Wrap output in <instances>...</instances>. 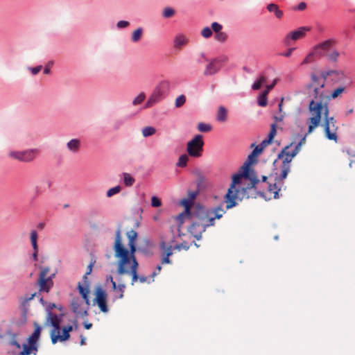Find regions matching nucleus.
Masks as SVG:
<instances>
[{
  "mask_svg": "<svg viewBox=\"0 0 355 355\" xmlns=\"http://www.w3.org/2000/svg\"><path fill=\"white\" fill-rule=\"evenodd\" d=\"M40 302H42L43 308L45 309V311H51L53 309H58V310L60 311L62 309L60 306H58L54 303L44 302L42 298L40 299Z\"/></svg>",
  "mask_w": 355,
  "mask_h": 355,
  "instance_id": "obj_35",
  "label": "nucleus"
},
{
  "mask_svg": "<svg viewBox=\"0 0 355 355\" xmlns=\"http://www.w3.org/2000/svg\"><path fill=\"white\" fill-rule=\"evenodd\" d=\"M34 331L33 334L28 338L27 340L28 344L38 347V341L40 339L42 329L40 326L37 323L34 324Z\"/></svg>",
  "mask_w": 355,
  "mask_h": 355,
  "instance_id": "obj_22",
  "label": "nucleus"
},
{
  "mask_svg": "<svg viewBox=\"0 0 355 355\" xmlns=\"http://www.w3.org/2000/svg\"><path fill=\"white\" fill-rule=\"evenodd\" d=\"M80 146V141L78 139H72L67 144L68 150L72 153H77Z\"/></svg>",
  "mask_w": 355,
  "mask_h": 355,
  "instance_id": "obj_27",
  "label": "nucleus"
},
{
  "mask_svg": "<svg viewBox=\"0 0 355 355\" xmlns=\"http://www.w3.org/2000/svg\"><path fill=\"white\" fill-rule=\"evenodd\" d=\"M182 204L185 207V210L184 212H182L178 215V218H181L184 217L185 216V214H189L190 213L189 207H190L191 203H190L189 200L187 199H184L182 201Z\"/></svg>",
  "mask_w": 355,
  "mask_h": 355,
  "instance_id": "obj_38",
  "label": "nucleus"
},
{
  "mask_svg": "<svg viewBox=\"0 0 355 355\" xmlns=\"http://www.w3.org/2000/svg\"><path fill=\"white\" fill-rule=\"evenodd\" d=\"M64 316V313H62L57 315L53 312H48L46 322L53 327L50 332V337L53 344H55L58 341L64 342L69 340L70 332L77 328L76 321L73 320L72 324H68L62 327V334H60V324L63 322Z\"/></svg>",
  "mask_w": 355,
  "mask_h": 355,
  "instance_id": "obj_4",
  "label": "nucleus"
},
{
  "mask_svg": "<svg viewBox=\"0 0 355 355\" xmlns=\"http://www.w3.org/2000/svg\"><path fill=\"white\" fill-rule=\"evenodd\" d=\"M185 102L186 98L184 95L182 94L175 99V105L176 107H180L182 105H183L185 103Z\"/></svg>",
  "mask_w": 355,
  "mask_h": 355,
  "instance_id": "obj_47",
  "label": "nucleus"
},
{
  "mask_svg": "<svg viewBox=\"0 0 355 355\" xmlns=\"http://www.w3.org/2000/svg\"><path fill=\"white\" fill-rule=\"evenodd\" d=\"M227 110L223 107H219L216 115V119L219 122H225L227 120Z\"/></svg>",
  "mask_w": 355,
  "mask_h": 355,
  "instance_id": "obj_29",
  "label": "nucleus"
},
{
  "mask_svg": "<svg viewBox=\"0 0 355 355\" xmlns=\"http://www.w3.org/2000/svg\"><path fill=\"white\" fill-rule=\"evenodd\" d=\"M127 236L129 239V248L130 251L124 248L121 243V230L119 229L116 232L115 242L114 249L115 251V257L120 258L119 261V267L117 272L119 275L125 274L128 272L125 269V266L130 262L132 259L131 266V275H132V284L135 282L138 278L137 270L138 267V263L136 258L134 256V253L136 251L135 245V239L137 237V232L134 230H131L127 233Z\"/></svg>",
  "mask_w": 355,
  "mask_h": 355,
  "instance_id": "obj_1",
  "label": "nucleus"
},
{
  "mask_svg": "<svg viewBox=\"0 0 355 355\" xmlns=\"http://www.w3.org/2000/svg\"><path fill=\"white\" fill-rule=\"evenodd\" d=\"M37 154L36 149H30L24 151L10 152L9 156L20 162H28L33 161Z\"/></svg>",
  "mask_w": 355,
  "mask_h": 355,
  "instance_id": "obj_13",
  "label": "nucleus"
},
{
  "mask_svg": "<svg viewBox=\"0 0 355 355\" xmlns=\"http://www.w3.org/2000/svg\"><path fill=\"white\" fill-rule=\"evenodd\" d=\"M215 38L216 40L223 42L227 39V34L224 32H220L216 34Z\"/></svg>",
  "mask_w": 355,
  "mask_h": 355,
  "instance_id": "obj_52",
  "label": "nucleus"
},
{
  "mask_svg": "<svg viewBox=\"0 0 355 355\" xmlns=\"http://www.w3.org/2000/svg\"><path fill=\"white\" fill-rule=\"evenodd\" d=\"M210 211H213V216L211 218V219L214 220L220 218L225 212L221 205L213 209H210Z\"/></svg>",
  "mask_w": 355,
  "mask_h": 355,
  "instance_id": "obj_30",
  "label": "nucleus"
},
{
  "mask_svg": "<svg viewBox=\"0 0 355 355\" xmlns=\"http://www.w3.org/2000/svg\"><path fill=\"white\" fill-rule=\"evenodd\" d=\"M211 28L216 34L220 32V30L222 29V26L217 22H213L211 24Z\"/></svg>",
  "mask_w": 355,
  "mask_h": 355,
  "instance_id": "obj_54",
  "label": "nucleus"
},
{
  "mask_svg": "<svg viewBox=\"0 0 355 355\" xmlns=\"http://www.w3.org/2000/svg\"><path fill=\"white\" fill-rule=\"evenodd\" d=\"M35 295V293H33L31 295V297H26L25 298L22 302H21V304L24 307V309H26V304L28 302V301L31 300L33 297Z\"/></svg>",
  "mask_w": 355,
  "mask_h": 355,
  "instance_id": "obj_60",
  "label": "nucleus"
},
{
  "mask_svg": "<svg viewBox=\"0 0 355 355\" xmlns=\"http://www.w3.org/2000/svg\"><path fill=\"white\" fill-rule=\"evenodd\" d=\"M325 82L324 79H322L315 73H311V82L306 86L307 89H313L315 87H324Z\"/></svg>",
  "mask_w": 355,
  "mask_h": 355,
  "instance_id": "obj_21",
  "label": "nucleus"
},
{
  "mask_svg": "<svg viewBox=\"0 0 355 355\" xmlns=\"http://www.w3.org/2000/svg\"><path fill=\"white\" fill-rule=\"evenodd\" d=\"M31 244L32 243H37V233L35 230H33L31 233Z\"/></svg>",
  "mask_w": 355,
  "mask_h": 355,
  "instance_id": "obj_56",
  "label": "nucleus"
},
{
  "mask_svg": "<svg viewBox=\"0 0 355 355\" xmlns=\"http://www.w3.org/2000/svg\"><path fill=\"white\" fill-rule=\"evenodd\" d=\"M18 335V331L10 328L5 332L0 334V338L6 344L15 346L17 348L19 349L21 345L17 341Z\"/></svg>",
  "mask_w": 355,
  "mask_h": 355,
  "instance_id": "obj_14",
  "label": "nucleus"
},
{
  "mask_svg": "<svg viewBox=\"0 0 355 355\" xmlns=\"http://www.w3.org/2000/svg\"><path fill=\"white\" fill-rule=\"evenodd\" d=\"M162 269V266L160 265H158L156 268V270L157 271H154L152 275H151V277L153 278L155 276H156L157 275L158 272H159V271L161 270Z\"/></svg>",
  "mask_w": 355,
  "mask_h": 355,
  "instance_id": "obj_63",
  "label": "nucleus"
},
{
  "mask_svg": "<svg viewBox=\"0 0 355 355\" xmlns=\"http://www.w3.org/2000/svg\"><path fill=\"white\" fill-rule=\"evenodd\" d=\"M310 30L311 28L307 26L300 27L296 31L289 33L285 37V42H288L290 40H297L301 39L304 37L306 35V33Z\"/></svg>",
  "mask_w": 355,
  "mask_h": 355,
  "instance_id": "obj_18",
  "label": "nucleus"
},
{
  "mask_svg": "<svg viewBox=\"0 0 355 355\" xmlns=\"http://www.w3.org/2000/svg\"><path fill=\"white\" fill-rule=\"evenodd\" d=\"M155 132V128L152 126H146L142 129V135L144 137L153 135Z\"/></svg>",
  "mask_w": 355,
  "mask_h": 355,
  "instance_id": "obj_40",
  "label": "nucleus"
},
{
  "mask_svg": "<svg viewBox=\"0 0 355 355\" xmlns=\"http://www.w3.org/2000/svg\"><path fill=\"white\" fill-rule=\"evenodd\" d=\"M267 95L266 92H262L258 98V104L259 106L265 107L267 105Z\"/></svg>",
  "mask_w": 355,
  "mask_h": 355,
  "instance_id": "obj_42",
  "label": "nucleus"
},
{
  "mask_svg": "<svg viewBox=\"0 0 355 355\" xmlns=\"http://www.w3.org/2000/svg\"><path fill=\"white\" fill-rule=\"evenodd\" d=\"M78 289L82 296V300L87 305H89V290L87 287H83L80 282L78 283Z\"/></svg>",
  "mask_w": 355,
  "mask_h": 355,
  "instance_id": "obj_25",
  "label": "nucleus"
},
{
  "mask_svg": "<svg viewBox=\"0 0 355 355\" xmlns=\"http://www.w3.org/2000/svg\"><path fill=\"white\" fill-rule=\"evenodd\" d=\"M316 58V55L314 53L313 49L308 53V55L303 60L302 64H306L313 62Z\"/></svg>",
  "mask_w": 355,
  "mask_h": 355,
  "instance_id": "obj_39",
  "label": "nucleus"
},
{
  "mask_svg": "<svg viewBox=\"0 0 355 355\" xmlns=\"http://www.w3.org/2000/svg\"><path fill=\"white\" fill-rule=\"evenodd\" d=\"M146 98V96L144 94V93L141 92L140 93L136 98H135V99L133 100L132 101V104L134 105H139L140 104L141 102L144 101V100Z\"/></svg>",
  "mask_w": 355,
  "mask_h": 355,
  "instance_id": "obj_48",
  "label": "nucleus"
},
{
  "mask_svg": "<svg viewBox=\"0 0 355 355\" xmlns=\"http://www.w3.org/2000/svg\"><path fill=\"white\" fill-rule=\"evenodd\" d=\"M107 295L105 290L98 286L96 289L94 304H97L100 311H107Z\"/></svg>",
  "mask_w": 355,
  "mask_h": 355,
  "instance_id": "obj_15",
  "label": "nucleus"
},
{
  "mask_svg": "<svg viewBox=\"0 0 355 355\" xmlns=\"http://www.w3.org/2000/svg\"><path fill=\"white\" fill-rule=\"evenodd\" d=\"M266 82V78L263 75H260L257 80L252 84V89L258 90Z\"/></svg>",
  "mask_w": 355,
  "mask_h": 355,
  "instance_id": "obj_32",
  "label": "nucleus"
},
{
  "mask_svg": "<svg viewBox=\"0 0 355 355\" xmlns=\"http://www.w3.org/2000/svg\"><path fill=\"white\" fill-rule=\"evenodd\" d=\"M83 302L79 297H73L71 303L73 311H81L80 304Z\"/></svg>",
  "mask_w": 355,
  "mask_h": 355,
  "instance_id": "obj_36",
  "label": "nucleus"
},
{
  "mask_svg": "<svg viewBox=\"0 0 355 355\" xmlns=\"http://www.w3.org/2000/svg\"><path fill=\"white\" fill-rule=\"evenodd\" d=\"M190 248V245L188 242L184 241L181 243L176 244L175 245L173 246V250H177L178 251H180L182 250H187Z\"/></svg>",
  "mask_w": 355,
  "mask_h": 355,
  "instance_id": "obj_43",
  "label": "nucleus"
},
{
  "mask_svg": "<svg viewBox=\"0 0 355 355\" xmlns=\"http://www.w3.org/2000/svg\"><path fill=\"white\" fill-rule=\"evenodd\" d=\"M110 281L112 282L113 291L114 293V297L116 299L123 297L125 286L122 284L117 286L116 282L113 280L112 277H110Z\"/></svg>",
  "mask_w": 355,
  "mask_h": 355,
  "instance_id": "obj_24",
  "label": "nucleus"
},
{
  "mask_svg": "<svg viewBox=\"0 0 355 355\" xmlns=\"http://www.w3.org/2000/svg\"><path fill=\"white\" fill-rule=\"evenodd\" d=\"M307 90L308 97L311 98L308 107L311 115L308 120V133H311L320 124L322 114H329V107L327 102V94L324 87H315Z\"/></svg>",
  "mask_w": 355,
  "mask_h": 355,
  "instance_id": "obj_2",
  "label": "nucleus"
},
{
  "mask_svg": "<svg viewBox=\"0 0 355 355\" xmlns=\"http://www.w3.org/2000/svg\"><path fill=\"white\" fill-rule=\"evenodd\" d=\"M38 351L37 346H35L31 344H24L23 345V350L19 353L20 355H30L33 354L34 355L37 354Z\"/></svg>",
  "mask_w": 355,
  "mask_h": 355,
  "instance_id": "obj_26",
  "label": "nucleus"
},
{
  "mask_svg": "<svg viewBox=\"0 0 355 355\" xmlns=\"http://www.w3.org/2000/svg\"><path fill=\"white\" fill-rule=\"evenodd\" d=\"M251 162H245L241 167L243 169L242 173H236L232 176V184L228 189L227 193L225 196V202H226V209H230L236 205L235 200L237 198L239 189L236 188V184H240L243 177L248 178L252 182V187L256 189V185L259 182L255 175L252 173L249 174V166Z\"/></svg>",
  "mask_w": 355,
  "mask_h": 355,
  "instance_id": "obj_5",
  "label": "nucleus"
},
{
  "mask_svg": "<svg viewBox=\"0 0 355 355\" xmlns=\"http://www.w3.org/2000/svg\"><path fill=\"white\" fill-rule=\"evenodd\" d=\"M120 191H121V187L120 186H116L114 187H112V188L110 189L107 191V197H111L113 195L119 193Z\"/></svg>",
  "mask_w": 355,
  "mask_h": 355,
  "instance_id": "obj_49",
  "label": "nucleus"
},
{
  "mask_svg": "<svg viewBox=\"0 0 355 355\" xmlns=\"http://www.w3.org/2000/svg\"><path fill=\"white\" fill-rule=\"evenodd\" d=\"M263 150L262 147H261L259 145L257 146L254 150L251 153V156H256L257 155L261 153Z\"/></svg>",
  "mask_w": 355,
  "mask_h": 355,
  "instance_id": "obj_55",
  "label": "nucleus"
},
{
  "mask_svg": "<svg viewBox=\"0 0 355 355\" xmlns=\"http://www.w3.org/2000/svg\"><path fill=\"white\" fill-rule=\"evenodd\" d=\"M267 9L270 12H273L278 19H281L283 17V12L279 10V6L275 3L268 4Z\"/></svg>",
  "mask_w": 355,
  "mask_h": 355,
  "instance_id": "obj_28",
  "label": "nucleus"
},
{
  "mask_svg": "<svg viewBox=\"0 0 355 355\" xmlns=\"http://www.w3.org/2000/svg\"><path fill=\"white\" fill-rule=\"evenodd\" d=\"M186 44V38L182 35H177L174 40L175 47H180Z\"/></svg>",
  "mask_w": 355,
  "mask_h": 355,
  "instance_id": "obj_37",
  "label": "nucleus"
},
{
  "mask_svg": "<svg viewBox=\"0 0 355 355\" xmlns=\"http://www.w3.org/2000/svg\"><path fill=\"white\" fill-rule=\"evenodd\" d=\"M175 13V10L172 8H166L163 11V16L166 18L172 17Z\"/></svg>",
  "mask_w": 355,
  "mask_h": 355,
  "instance_id": "obj_50",
  "label": "nucleus"
},
{
  "mask_svg": "<svg viewBox=\"0 0 355 355\" xmlns=\"http://www.w3.org/2000/svg\"><path fill=\"white\" fill-rule=\"evenodd\" d=\"M213 216V211L210 209H206L204 207H200L197 209L195 214L192 215L200 224L204 225L205 227L212 226L214 225V219H211Z\"/></svg>",
  "mask_w": 355,
  "mask_h": 355,
  "instance_id": "obj_10",
  "label": "nucleus"
},
{
  "mask_svg": "<svg viewBox=\"0 0 355 355\" xmlns=\"http://www.w3.org/2000/svg\"><path fill=\"white\" fill-rule=\"evenodd\" d=\"M277 83V80H274L273 82L270 84L266 86V89L263 92H266V94H268L270 91L275 87V85Z\"/></svg>",
  "mask_w": 355,
  "mask_h": 355,
  "instance_id": "obj_57",
  "label": "nucleus"
},
{
  "mask_svg": "<svg viewBox=\"0 0 355 355\" xmlns=\"http://www.w3.org/2000/svg\"><path fill=\"white\" fill-rule=\"evenodd\" d=\"M94 263V262H91L89 264V266H87V271L85 273V277H86L87 275H89L92 272V267H93Z\"/></svg>",
  "mask_w": 355,
  "mask_h": 355,
  "instance_id": "obj_61",
  "label": "nucleus"
},
{
  "mask_svg": "<svg viewBox=\"0 0 355 355\" xmlns=\"http://www.w3.org/2000/svg\"><path fill=\"white\" fill-rule=\"evenodd\" d=\"M226 58H216L212 60L205 68L204 74L205 76H211L217 73L222 67V62L225 61Z\"/></svg>",
  "mask_w": 355,
  "mask_h": 355,
  "instance_id": "obj_16",
  "label": "nucleus"
},
{
  "mask_svg": "<svg viewBox=\"0 0 355 355\" xmlns=\"http://www.w3.org/2000/svg\"><path fill=\"white\" fill-rule=\"evenodd\" d=\"M283 180H279V175L275 178V182L274 184H270L268 186V191L270 195H272L274 198H279V191L283 187Z\"/></svg>",
  "mask_w": 355,
  "mask_h": 355,
  "instance_id": "obj_20",
  "label": "nucleus"
},
{
  "mask_svg": "<svg viewBox=\"0 0 355 355\" xmlns=\"http://www.w3.org/2000/svg\"><path fill=\"white\" fill-rule=\"evenodd\" d=\"M204 141L201 135H196L193 139L187 144L188 154L193 157H199L202 155Z\"/></svg>",
  "mask_w": 355,
  "mask_h": 355,
  "instance_id": "obj_8",
  "label": "nucleus"
},
{
  "mask_svg": "<svg viewBox=\"0 0 355 355\" xmlns=\"http://www.w3.org/2000/svg\"><path fill=\"white\" fill-rule=\"evenodd\" d=\"M142 31H143L142 28H139L133 32L132 36V42H136L140 40L141 35H142Z\"/></svg>",
  "mask_w": 355,
  "mask_h": 355,
  "instance_id": "obj_45",
  "label": "nucleus"
},
{
  "mask_svg": "<svg viewBox=\"0 0 355 355\" xmlns=\"http://www.w3.org/2000/svg\"><path fill=\"white\" fill-rule=\"evenodd\" d=\"M42 68V67L41 65H40V66H37L35 67H31V68H30V70L31 71V72L33 75H36L41 71Z\"/></svg>",
  "mask_w": 355,
  "mask_h": 355,
  "instance_id": "obj_58",
  "label": "nucleus"
},
{
  "mask_svg": "<svg viewBox=\"0 0 355 355\" xmlns=\"http://www.w3.org/2000/svg\"><path fill=\"white\" fill-rule=\"evenodd\" d=\"M307 90L308 97L311 98L308 107L311 115L308 120V133H311L320 124L322 114H329V107L327 102V94L324 87H315Z\"/></svg>",
  "mask_w": 355,
  "mask_h": 355,
  "instance_id": "obj_3",
  "label": "nucleus"
},
{
  "mask_svg": "<svg viewBox=\"0 0 355 355\" xmlns=\"http://www.w3.org/2000/svg\"><path fill=\"white\" fill-rule=\"evenodd\" d=\"M198 130L200 132H207L211 130V126L209 124L199 123L198 125Z\"/></svg>",
  "mask_w": 355,
  "mask_h": 355,
  "instance_id": "obj_46",
  "label": "nucleus"
},
{
  "mask_svg": "<svg viewBox=\"0 0 355 355\" xmlns=\"http://www.w3.org/2000/svg\"><path fill=\"white\" fill-rule=\"evenodd\" d=\"M128 24H129L128 21L121 20V21H118L117 27L119 28H125V27L128 26Z\"/></svg>",
  "mask_w": 355,
  "mask_h": 355,
  "instance_id": "obj_59",
  "label": "nucleus"
},
{
  "mask_svg": "<svg viewBox=\"0 0 355 355\" xmlns=\"http://www.w3.org/2000/svg\"><path fill=\"white\" fill-rule=\"evenodd\" d=\"M324 116V132L327 138L329 140H334L337 141L338 136H337V129L336 126V120L333 117H329V114L326 115L323 114Z\"/></svg>",
  "mask_w": 355,
  "mask_h": 355,
  "instance_id": "obj_11",
  "label": "nucleus"
},
{
  "mask_svg": "<svg viewBox=\"0 0 355 355\" xmlns=\"http://www.w3.org/2000/svg\"><path fill=\"white\" fill-rule=\"evenodd\" d=\"M188 156L187 155H182L177 162V166L180 167H184L187 166V163L188 162Z\"/></svg>",
  "mask_w": 355,
  "mask_h": 355,
  "instance_id": "obj_44",
  "label": "nucleus"
},
{
  "mask_svg": "<svg viewBox=\"0 0 355 355\" xmlns=\"http://www.w3.org/2000/svg\"><path fill=\"white\" fill-rule=\"evenodd\" d=\"M339 56L340 53L337 50L334 49L331 51L330 53H327L326 58L329 62H336L338 60Z\"/></svg>",
  "mask_w": 355,
  "mask_h": 355,
  "instance_id": "obj_34",
  "label": "nucleus"
},
{
  "mask_svg": "<svg viewBox=\"0 0 355 355\" xmlns=\"http://www.w3.org/2000/svg\"><path fill=\"white\" fill-rule=\"evenodd\" d=\"M306 3H304V2H301V3H300L298 4V6H297V9H298L299 10H304V9L306 8Z\"/></svg>",
  "mask_w": 355,
  "mask_h": 355,
  "instance_id": "obj_62",
  "label": "nucleus"
},
{
  "mask_svg": "<svg viewBox=\"0 0 355 355\" xmlns=\"http://www.w3.org/2000/svg\"><path fill=\"white\" fill-rule=\"evenodd\" d=\"M170 89V83L168 80H163L155 87L153 92L146 103L145 107L148 108L159 102L163 95L164 92H167Z\"/></svg>",
  "mask_w": 355,
  "mask_h": 355,
  "instance_id": "obj_7",
  "label": "nucleus"
},
{
  "mask_svg": "<svg viewBox=\"0 0 355 355\" xmlns=\"http://www.w3.org/2000/svg\"><path fill=\"white\" fill-rule=\"evenodd\" d=\"M345 89V87L343 86H340L335 89L331 94L328 96L327 98V101H329L330 99H334L336 98L340 94H341Z\"/></svg>",
  "mask_w": 355,
  "mask_h": 355,
  "instance_id": "obj_33",
  "label": "nucleus"
},
{
  "mask_svg": "<svg viewBox=\"0 0 355 355\" xmlns=\"http://www.w3.org/2000/svg\"><path fill=\"white\" fill-rule=\"evenodd\" d=\"M336 44V42L333 38H329L326 40L320 43L317 44L313 47V51L314 53L316 55L317 58H320L322 57H326L328 52L330 49L334 46Z\"/></svg>",
  "mask_w": 355,
  "mask_h": 355,
  "instance_id": "obj_12",
  "label": "nucleus"
},
{
  "mask_svg": "<svg viewBox=\"0 0 355 355\" xmlns=\"http://www.w3.org/2000/svg\"><path fill=\"white\" fill-rule=\"evenodd\" d=\"M123 175L125 185L131 187L135 182V179L129 173H123Z\"/></svg>",
  "mask_w": 355,
  "mask_h": 355,
  "instance_id": "obj_41",
  "label": "nucleus"
},
{
  "mask_svg": "<svg viewBox=\"0 0 355 355\" xmlns=\"http://www.w3.org/2000/svg\"><path fill=\"white\" fill-rule=\"evenodd\" d=\"M306 139V135H304L300 141L295 146V149L293 150H289L290 147L292 146V144L291 145L286 146L285 148L282 149L281 153L278 155V158L281 159L283 158V162L281 166V172L279 173V180H284L288 172L291 170V164L293 158L298 153V152L300 150L301 146L304 141Z\"/></svg>",
  "mask_w": 355,
  "mask_h": 355,
  "instance_id": "obj_6",
  "label": "nucleus"
},
{
  "mask_svg": "<svg viewBox=\"0 0 355 355\" xmlns=\"http://www.w3.org/2000/svg\"><path fill=\"white\" fill-rule=\"evenodd\" d=\"M333 74H336L339 76H344V73L342 71L329 70L322 72L320 78L324 79V82L326 83L327 77Z\"/></svg>",
  "mask_w": 355,
  "mask_h": 355,
  "instance_id": "obj_31",
  "label": "nucleus"
},
{
  "mask_svg": "<svg viewBox=\"0 0 355 355\" xmlns=\"http://www.w3.org/2000/svg\"><path fill=\"white\" fill-rule=\"evenodd\" d=\"M52 65V63H49L44 69V73L49 74L50 73V67Z\"/></svg>",
  "mask_w": 355,
  "mask_h": 355,
  "instance_id": "obj_64",
  "label": "nucleus"
},
{
  "mask_svg": "<svg viewBox=\"0 0 355 355\" xmlns=\"http://www.w3.org/2000/svg\"><path fill=\"white\" fill-rule=\"evenodd\" d=\"M276 126L277 125L275 123L271 124L270 131L268 134V139L263 140L261 143L259 144V146L262 147L263 149L271 143L272 139L276 135Z\"/></svg>",
  "mask_w": 355,
  "mask_h": 355,
  "instance_id": "obj_23",
  "label": "nucleus"
},
{
  "mask_svg": "<svg viewBox=\"0 0 355 355\" xmlns=\"http://www.w3.org/2000/svg\"><path fill=\"white\" fill-rule=\"evenodd\" d=\"M192 218V223L188 229L189 232L192 234L197 240H200L201 238L202 233L204 232L206 230L202 224L195 219L193 217Z\"/></svg>",
  "mask_w": 355,
  "mask_h": 355,
  "instance_id": "obj_17",
  "label": "nucleus"
},
{
  "mask_svg": "<svg viewBox=\"0 0 355 355\" xmlns=\"http://www.w3.org/2000/svg\"><path fill=\"white\" fill-rule=\"evenodd\" d=\"M162 205V202L160 201V200L156 197V196H153L152 198H151V205L154 207H160Z\"/></svg>",
  "mask_w": 355,
  "mask_h": 355,
  "instance_id": "obj_53",
  "label": "nucleus"
},
{
  "mask_svg": "<svg viewBox=\"0 0 355 355\" xmlns=\"http://www.w3.org/2000/svg\"><path fill=\"white\" fill-rule=\"evenodd\" d=\"M49 272V268L48 267L41 268V271L37 282L40 286V291L48 293L53 285L52 279L54 277V274L50 276H47Z\"/></svg>",
  "mask_w": 355,
  "mask_h": 355,
  "instance_id": "obj_9",
  "label": "nucleus"
},
{
  "mask_svg": "<svg viewBox=\"0 0 355 355\" xmlns=\"http://www.w3.org/2000/svg\"><path fill=\"white\" fill-rule=\"evenodd\" d=\"M159 246L164 257L162 260V264L171 263V261L169 259V257L173 254V246L171 245H167L164 241L160 243Z\"/></svg>",
  "mask_w": 355,
  "mask_h": 355,
  "instance_id": "obj_19",
  "label": "nucleus"
},
{
  "mask_svg": "<svg viewBox=\"0 0 355 355\" xmlns=\"http://www.w3.org/2000/svg\"><path fill=\"white\" fill-rule=\"evenodd\" d=\"M201 35L205 38H209L212 35V31L209 27H205L201 31Z\"/></svg>",
  "mask_w": 355,
  "mask_h": 355,
  "instance_id": "obj_51",
  "label": "nucleus"
}]
</instances>
